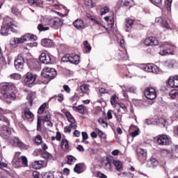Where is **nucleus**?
Returning a JSON list of instances; mask_svg holds the SVG:
<instances>
[{"mask_svg": "<svg viewBox=\"0 0 178 178\" xmlns=\"http://www.w3.org/2000/svg\"><path fill=\"white\" fill-rule=\"evenodd\" d=\"M60 147L63 151H67L69 149V142L66 139H62Z\"/></svg>", "mask_w": 178, "mask_h": 178, "instance_id": "nucleus-23", "label": "nucleus"}, {"mask_svg": "<svg viewBox=\"0 0 178 178\" xmlns=\"http://www.w3.org/2000/svg\"><path fill=\"white\" fill-rule=\"evenodd\" d=\"M37 79V75L33 74V73H26L25 75V79L24 80V84L26 86H30V85L33 84L35 81Z\"/></svg>", "mask_w": 178, "mask_h": 178, "instance_id": "nucleus-9", "label": "nucleus"}, {"mask_svg": "<svg viewBox=\"0 0 178 178\" xmlns=\"http://www.w3.org/2000/svg\"><path fill=\"white\" fill-rule=\"evenodd\" d=\"M145 72L159 73V67L154 64H148L145 67Z\"/></svg>", "mask_w": 178, "mask_h": 178, "instance_id": "nucleus-15", "label": "nucleus"}, {"mask_svg": "<svg viewBox=\"0 0 178 178\" xmlns=\"http://www.w3.org/2000/svg\"><path fill=\"white\" fill-rule=\"evenodd\" d=\"M76 163V158L73 156H67V163L68 165H73Z\"/></svg>", "mask_w": 178, "mask_h": 178, "instance_id": "nucleus-41", "label": "nucleus"}, {"mask_svg": "<svg viewBox=\"0 0 178 178\" xmlns=\"http://www.w3.org/2000/svg\"><path fill=\"white\" fill-rule=\"evenodd\" d=\"M51 56L47 53H42L40 56V60L44 65H49L51 63Z\"/></svg>", "mask_w": 178, "mask_h": 178, "instance_id": "nucleus-14", "label": "nucleus"}, {"mask_svg": "<svg viewBox=\"0 0 178 178\" xmlns=\"http://www.w3.org/2000/svg\"><path fill=\"white\" fill-rule=\"evenodd\" d=\"M10 134H12V129L8 126H3L0 128V136L3 138H8V137H10Z\"/></svg>", "mask_w": 178, "mask_h": 178, "instance_id": "nucleus-10", "label": "nucleus"}, {"mask_svg": "<svg viewBox=\"0 0 178 178\" xmlns=\"http://www.w3.org/2000/svg\"><path fill=\"white\" fill-rule=\"evenodd\" d=\"M85 5L90 8H94V6H95V3L92 0H86L85 2Z\"/></svg>", "mask_w": 178, "mask_h": 178, "instance_id": "nucleus-46", "label": "nucleus"}, {"mask_svg": "<svg viewBox=\"0 0 178 178\" xmlns=\"http://www.w3.org/2000/svg\"><path fill=\"white\" fill-rule=\"evenodd\" d=\"M13 145L15 147H19V148H22V149H27V145H24L22 140H19V138H13Z\"/></svg>", "mask_w": 178, "mask_h": 178, "instance_id": "nucleus-18", "label": "nucleus"}, {"mask_svg": "<svg viewBox=\"0 0 178 178\" xmlns=\"http://www.w3.org/2000/svg\"><path fill=\"white\" fill-rule=\"evenodd\" d=\"M22 163L23 166H28V161H27V157L22 156L21 157Z\"/></svg>", "mask_w": 178, "mask_h": 178, "instance_id": "nucleus-52", "label": "nucleus"}, {"mask_svg": "<svg viewBox=\"0 0 178 178\" xmlns=\"http://www.w3.org/2000/svg\"><path fill=\"white\" fill-rule=\"evenodd\" d=\"M80 90L83 94H88L90 92V88L88 85L83 84L80 86Z\"/></svg>", "mask_w": 178, "mask_h": 178, "instance_id": "nucleus-31", "label": "nucleus"}, {"mask_svg": "<svg viewBox=\"0 0 178 178\" xmlns=\"http://www.w3.org/2000/svg\"><path fill=\"white\" fill-rule=\"evenodd\" d=\"M155 23L157 24H160V26H163L164 29L169 30L170 29V25L168 23L165 19L162 18V17H156L155 19Z\"/></svg>", "mask_w": 178, "mask_h": 178, "instance_id": "nucleus-12", "label": "nucleus"}, {"mask_svg": "<svg viewBox=\"0 0 178 178\" xmlns=\"http://www.w3.org/2000/svg\"><path fill=\"white\" fill-rule=\"evenodd\" d=\"M72 110L74 111V112H78V113H81V115H84V106H83V105L73 106Z\"/></svg>", "mask_w": 178, "mask_h": 178, "instance_id": "nucleus-25", "label": "nucleus"}, {"mask_svg": "<svg viewBox=\"0 0 178 178\" xmlns=\"http://www.w3.org/2000/svg\"><path fill=\"white\" fill-rule=\"evenodd\" d=\"M95 131H96V133H97L98 136L102 138H106V134L104 131H101L99 129L95 128Z\"/></svg>", "mask_w": 178, "mask_h": 178, "instance_id": "nucleus-36", "label": "nucleus"}, {"mask_svg": "<svg viewBox=\"0 0 178 178\" xmlns=\"http://www.w3.org/2000/svg\"><path fill=\"white\" fill-rule=\"evenodd\" d=\"M133 3V0H121V5L123 6H129V8H131Z\"/></svg>", "mask_w": 178, "mask_h": 178, "instance_id": "nucleus-32", "label": "nucleus"}, {"mask_svg": "<svg viewBox=\"0 0 178 178\" xmlns=\"http://www.w3.org/2000/svg\"><path fill=\"white\" fill-rule=\"evenodd\" d=\"M85 168H86V165H84V163H79L75 165V167L74 168V172L78 174L83 173V172H84Z\"/></svg>", "mask_w": 178, "mask_h": 178, "instance_id": "nucleus-19", "label": "nucleus"}, {"mask_svg": "<svg viewBox=\"0 0 178 178\" xmlns=\"http://www.w3.org/2000/svg\"><path fill=\"white\" fill-rule=\"evenodd\" d=\"M102 165L107 170H112V163H111V161H109V159H106V160H104L102 162Z\"/></svg>", "mask_w": 178, "mask_h": 178, "instance_id": "nucleus-24", "label": "nucleus"}, {"mask_svg": "<svg viewBox=\"0 0 178 178\" xmlns=\"http://www.w3.org/2000/svg\"><path fill=\"white\" fill-rule=\"evenodd\" d=\"M156 124H163V126H165V123H166V120L163 118H159L158 121L155 122Z\"/></svg>", "mask_w": 178, "mask_h": 178, "instance_id": "nucleus-57", "label": "nucleus"}, {"mask_svg": "<svg viewBox=\"0 0 178 178\" xmlns=\"http://www.w3.org/2000/svg\"><path fill=\"white\" fill-rule=\"evenodd\" d=\"M113 163L115 166L116 170H122L123 169V163L120 161H113Z\"/></svg>", "mask_w": 178, "mask_h": 178, "instance_id": "nucleus-30", "label": "nucleus"}, {"mask_svg": "<svg viewBox=\"0 0 178 178\" xmlns=\"http://www.w3.org/2000/svg\"><path fill=\"white\" fill-rule=\"evenodd\" d=\"M28 2L31 6H38V3H36L35 0H28Z\"/></svg>", "mask_w": 178, "mask_h": 178, "instance_id": "nucleus-61", "label": "nucleus"}, {"mask_svg": "<svg viewBox=\"0 0 178 178\" xmlns=\"http://www.w3.org/2000/svg\"><path fill=\"white\" fill-rule=\"evenodd\" d=\"M172 152H178V145H174L172 147Z\"/></svg>", "mask_w": 178, "mask_h": 178, "instance_id": "nucleus-64", "label": "nucleus"}, {"mask_svg": "<svg viewBox=\"0 0 178 178\" xmlns=\"http://www.w3.org/2000/svg\"><path fill=\"white\" fill-rule=\"evenodd\" d=\"M169 95L172 99H175V98H178V90H172L170 92Z\"/></svg>", "mask_w": 178, "mask_h": 178, "instance_id": "nucleus-34", "label": "nucleus"}, {"mask_svg": "<svg viewBox=\"0 0 178 178\" xmlns=\"http://www.w3.org/2000/svg\"><path fill=\"white\" fill-rule=\"evenodd\" d=\"M9 77L11 80H20L22 79V75L17 73H13L10 74Z\"/></svg>", "mask_w": 178, "mask_h": 178, "instance_id": "nucleus-33", "label": "nucleus"}, {"mask_svg": "<svg viewBox=\"0 0 178 178\" xmlns=\"http://www.w3.org/2000/svg\"><path fill=\"white\" fill-rule=\"evenodd\" d=\"M134 24V19H130V18H127L125 19V26L126 27L129 29V30L133 28Z\"/></svg>", "mask_w": 178, "mask_h": 178, "instance_id": "nucleus-26", "label": "nucleus"}, {"mask_svg": "<svg viewBox=\"0 0 178 178\" xmlns=\"http://www.w3.org/2000/svg\"><path fill=\"white\" fill-rule=\"evenodd\" d=\"M73 26L77 30H84L87 27L86 22L83 19H77L73 22Z\"/></svg>", "mask_w": 178, "mask_h": 178, "instance_id": "nucleus-11", "label": "nucleus"}, {"mask_svg": "<svg viewBox=\"0 0 178 178\" xmlns=\"http://www.w3.org/2000/svg\"><path fill=\"white\" fill-rule=\"evenodd\" d=\"M65 116L69 122H74V118L73 117V115H72V114H70V112H65Z\"/></svg>", "mask_w": 178, "mask_h": 178, "instance_id": "nucleus-48", "label": "nucleus"}, {"mask_svg": "<svg viewBox=\"0 0 178 178\" xmlns=\"http://www.w3.org/2000/svg\"><path fill=\"white\" fill-rule=\"evenodd\" d=\"M46 106H47V104L44 103L43 104H42L38 111V113L39 115H41V113H42L44 111H45Z\"/></svg>", "mask_w": 178, "mask_h": 178, "instance_id": "nucleus-49", "label": "nucleus"}, {"mask_svg": "<svg viewBox=\"0 0 178 178\" xmlns=\"http://www.w3.org/2000/svg\"><path fill=\"white\" fill-rule=\"evenodd\" d=\"M24 115L26 119H33L34 115L31 113V112L29 110H26L24 111Z\"/></svg>", "mask_w": 178, "mask_h": 178, "instance_id": "nucleus-47", "label": "nucleus"}, {"mask_svg": "<svg viewBox=\"0 0 178 178\" xmlns=\"http://www.w3.org/2000/svg\"><path fill=\"white\" fill-rule=\"evenodd\" d=\"M15 67L19 72H22L24 69V58L23 56L19 55L17 58L15 60Z\"/></svg>", "mask_w": 178, "mask_h": 178, "instance_id": "nucleus-8", "label": "nucleus"}, {"mask_svg": "<svg viewBox=\"0 0 178 178\" xmlns=\"http://www.w3.org/2000/svg\"><path fill=\"white\" fill-rule=\"evenodd\" d=\"M159 145H168L169 144V137L166 135H159L157 138Z\"/></svg>", "mask_w": 178, "mask_h": 178, "instance_id": "nucleus-13", "label": "nucleus"}, {"mask_svg": "<svg viewBox=\"0 0 178 178\" xmlns=\"http://www.w3.org/2000/svg\"><path fill=\"white\" fill-rule=\"evenodd\" d=\"M35 143L37 145L42 143V137H41V135H38L35 137Z\"/></svg>", "mask_w": 178, "mask_h": 178, "instance_id": "nucleus-44", "label": "nucleus"}, {"mask_svg": "<svg viewBox=\"0 0 178 178\" xmlns=\"http://www.w3.org/2000/svg\"><path fill=\"white\" fill-rule=\"evenodd\" d=\"M41 44L43 47H52V40H49V39H43L41 41Z\"/></svg>", "mask_w": 178, "mask_h": 178, "instance_id": "nucleus-27", "label": "nucleus"}, {"mask_svg": "<svg viewBox=\"0 0 178 178\" xmlns=\"http://www.w3.org/2000/svg\"><path fill=\"white\" fill-rule=\"evenodd\" d=\"M42 178H54V173H52L51 172H42Z\"/></svg>", "mask_w": 178, "mask_h": 178, "instance_id": "nucleus-39", "label": "nucleus"}, {"mask_svg": "<svg viewBox=\"0 0 178 178\" xmlns=\"http://www.w3.org/2000/svg\"><path fill=\"white\" fill-rule=\"evenodd\" d=\"M136 152L140 158H145V156H147V149H145L138 147L136 148Z\"/></svg>", "mask_w": 178, "mask_h": 178, "instance_id": "nucleus-21", "label": "nucleus"}, {"mask_svg": "<svg viewBox=\"0 0 178 178\" xmlns=\"http://www.w3.org/2000/svg\"><path fill=\"white\" fill-rule=\"evenodd\" d=\"M176 49V47L171 44L170 42H163L160 44L159 54L162 56L165 55H173V51Z\"/></svg>", "mask_w": 178, "mask_h": 178, "instance_id": "nucleus-3", "label": "nucleus"}, {"mask_svg": "<svg viewBox=\"0 0 178 178\" xmlns=\"http://www.w3.org/2000/svg\"><path fill=\"white\" fill-rule=\"evenodd\" d=\"M162 154L164 155V156H167V158H170V156L172 155L170 152L166 149L163 150Z\"/></svg>", "mask_w": 178, "mask_h": 178, "instance_id": "nucleus-59", "label": "nucleus"}, {"mask_svg": "<svg viewBox=\"0 0 178 178\" xmlns=\"http://www.w3.org/2000/svg\"><path fill=\"white\" fill-rule=\"evenodd\" d=\"M63 99H65V95L62 93L58 94L57 96V101H58V102H62Z\"/></svg>", "mask_w": 178, "mask_h": 178, "instance_id": "nucleus-58", "label": "nucleus"}, {"mask_svg": "<svg viewBox=\"0 0 178 178\" xmlns=\"http://www.w3.org/2000/svg\"><path fill=\"white\" fill-rule=\"evenodd\" d=\"M168 83L170 87L178 88V76H170L168 79Z\"/></svg>", "mask_w": 178, "mask_h": 178, "instance_id": "nucleus-16", "label": "nucleus"}, {"mask_svg": "<svg viewBox=\"0 0 178 178\" xmlns=\"http://www.w3.org/2000/svg\"><path fill=\"white\" fill-rule=\"evenodd\" d=\"M150 1L153 5H156V6H159L162 3V0H150Z\"/></svg>", "mask_w": 178, "mask_h": 178, "instance_id": "nucleus-60", "label": "nucleus"}, {"mask_svg": "<svg viewBox=\"0 0 178 178\" xmlns=\"http://www.w3.org/2000/svg\"><path fill=\"white\" fill-rule=\"evenodd\" d=\"M50 27L58 29L63 24V20L58 17H54L48 19V24Z\"/></svg>", "mask_w": 178, "mask_h": 178, "instance_id": "nucleus-6", "label": "nucleus"}, {"mask_svg": "<svg viewBox=\"0 0 178 178\" xmlns=\"http://www.w3.org/2000/svg\"><path fill=\"white\" fill-rule=\"evenodd\" d=\"M119 101V98L116 95H114L111 98V105H116L118 104V102Z\"/></svg>", "mask_w": 178, "mask_h": 178, "instance_id": "nucleus-40", "label": "nucleus"}, {"mask_svg": "<svg viewBox=\"0 0 178 178\" xmlns=\"http://www.w3.org/2000/svg\"><path fill=\"white\" fill-rule=\"evenodd\" d=\"M37 36L31 33H26L21 38H15L10 40V44L12 47L17 45V44H23L26 41H36Z\"/></svg>", "mask_w": 178, "mask_h": 178, "instance_id": "nucleus-2", "label": "nucleus"}, {"mask_svg": "<svg viewBox=\"0 0 178 178\" xmlns=\"http://www.w3.org/2000/svg\"><path fill=\"white\" fill-rule=\"evenodd\" d=\"M42 76L48 80H51V79H55V76H56V70L49 67H45L42 70Z\"/></svg>", "mask_w": 178, "mask_h": 178, "instance_id": "nucleus-5", "label": "nucleus"}, {"mask_svg": "<svg viewBox=\"0 0 178 178\" xmlns=\"http://www.w3.org/2000/svg\"><path fill=\"white\" fill-rule=\"evenodd\" d=\"M83 45L86 52H90V51H91V46L88 44V42L85 41Z\"/></svg>", "mask_w": 178, "mask_h": 178, "instance_id": "nucleus-50", "label": "nucleus"}, {"mask_svg": "<svg viewBox=\"0 0 178 178\" xmlns=\"http://www.w3.org/2000/svg\"><path fill=\"white\" fill-rule=\"evenodd\" d=\"M164 65L167 67H170H170H173V66L175 65V60H168L165 62Z\"/></svg>", "mask_w": 178, "mask_h": 178, "instance_id": "nucleus-42", "label": "nucleus"}, {"mask_svg": "<svg viewBox=\"0 0 178 178\" xmlns=\"http://www.w3.org/2000/svg\"><path fill=\"white\" fill-rule=\"evenodd\" d=\"M13 165L14 168H20L22 166V162H20V158L15 155L13 160Z\"/></svg>", "mask_w": 178, "mask_h": 178, "instance_id": "nucleus-22", "label": "nucleus"}, {"mask_svg": "<svg viewBox=\"0 0 178 178\" xmlns=\"http://www.w3.org/2000/svg\"><path fill=\"white\" fill-rule=\"evenodd\" d=\"M149 165H150V168H155V166H158V160L155 159H151L149 161Z\"/></svg>", "mask_w": 178, "mask_h": 178, "instance_id": "nucleus-38", "label": "nucleus"}, {"mask_svg": "<svg viewBox=\"0 0 178 178\" xmlns=\"http://www.w3.org/2000/svg\"><path fill=\"white\" fill-rule=\"evenodd\" d=\"M62 62H70V54H66L61 58Z\"/></svg>", "mask_w": 178, "mask_h": 178, "instance_id": "nucleus-51", "label": "nucleus"}, {"mask_svg": "<svg viewBox=\"0 0 178 178\" xmlns=\"http://www.w3.org/2000/svg\"><path fill=\"white\" fill-rule=\"evenodd\" d=\"M34 98L35 97H34V95L33 94H29L26 97V99H28V101H29L31 105H33V99H34Z\"/></svg>", "mask_w": 178, "mask_h": 178, "instance_id": "nucleus-56", "label": "nucleus"}, {"mask_svg": "<svg viewBox=\"0 0 178 178\" xmlns=\"http://www.w3.org/2000/svg\"><path fill=\"white\" fill-rule=\"evenodd\" d=\"M70 125L69 127L71 129H73L74 130H76L77 129V124H76V120H74V122H70Z\"/></svg>", "mask_w": 178, "mask_h": 178, "instance_id": "nucleus-55", "label": "nucleus"}, {"mask_svg": "<svg viewBox=\"0 0 178 178\" xmlns=\"http://www.w3.org/2000/svg\"><path fill=\"white\" fill-rule=\"evenodd\" d=\"M15 88H16V86H15V84L10 82H5L1 83V94L3 99H5L6 101V99H10L11 101H15L16 98H17V95H16V92L13 91V90H15Z\"/></svg>", "mask_w": 178, "mask_h": 178, "instance_id": "nucleus-1", "label": "nucleus"}, {"mask_svg": "<svg viewBox=\"0 0 178 178\" xmlns=\"http://www.w3.org/2000/svg\"><path fill=\"white\" fill-rule=\"evenodd\" d=\"M42 158H44V159H47V161H52V155L49 154L48 152H44L42 154Z\"/></svg>", "mask_w": 178, "mask_h": 178, "instance_id": "nucleus-35", "label": "nucleus"}, {"mask_svg": "<svg viewBox=\"0 0 178 178\" xmlns=\"http://www.w3.org/2000/svg\"><path fill=\"white\" fill-rule=\"evenodd\" d=\"M51 120V115L49 113L46 114V115L44 116L42 119L43 123H45L47 122H49Z\"/></svg>", "mask_w": 178, "mask_h": 178, "instance_id": "nucleus-54", "label": "nucleus"}, {"mask_svg": "<svg viewBox=\"0 0 178 178\" xmlns=\"http://www.w3.org/2000/svg\"><path fill=\"white\" fill-rule=\"evenodd\" d=\"M70 63L74 65H79L80 63V56L76 54H70Z\"/></svg>", "mask_w": 178, "mask_h": 178, "instance_id": "nucleus-20", "label": "nucleus"}, {"mask_svg": "<svg viewBox=\"0 0 178 178\" xmlns=\"http://www.w3.org/2000/svg\"><path fill=\"white\" fill-rule=\"evenodd\" d=\"M42 165H44L42 161H36L32 163V168L33 169H40Z\"/></svg>", "mask_w": 178, "mask_h": 178, "instance_id": "nucleus-28", "label": "nucleus"}, {"mask_svg": "<svg viewBox=\"0 0 178 178\" xmlns=\"http://www.w3.org/2000/svg\"><path fill=\"white\" fill-rule=\"evenodd\" d=\"M38 29L39 30V31H48V30H49V27L44 26L42 24H40L38 26Z\"/></svg>", "mask_w": 178, "mask_h": 178, "instance_id": "nucleus-45", "label": "nucleus"}, {"mask_svg": "<svg viewBox=\"0 0 178 178\" xmlns=\"http://www.w3.org/2000/svg\"><path fill=\"white\" fill-rule=\"evenodd\" d=\"M144 94L145 98H147V99H150L151 101L156 98V90L154 88H146Z\"/></svg>", "mask_w": 178, "mask_h": 178, "instance_id": "nucleus-7", "label": "nucleus"}, {"mask_svg": "<svg viewBox=\"0 0 178 178\" xmlns=\"http://www.w3.org/2000/svg\"><path fill=\"white\" fill-rule=\"evenodd\" d=\"M37 129H38V131H41V118H38Z\"/></svg>", "mask_w": 178, "mask_h": 178, "instance_id": "nucleus-63", "label": "nucleus"}, {"mask_svg": "<svg viewBox=\"0 0 178 178\" xmlns=\"http://www.w3.org/2000/svg\"><path fill=\"white\" fill-rule=\"evenodd\" d=\"M172 2H173V0H165V8H167V10L168 12L170 11V6H172Z\"/></svg>", "mask_w": 178, "mask_h": 178, "instance_id": "nucleus-43", "label": "nucleus"}, {"mask_svg": "<svg viewBox=\"0 0 178 178\" xmlns=\"http://www.w3.org/2000/svg\"><path fill=\"white\" fill-rule=\"evenodd\" d=\"M119 106L120 108L118 109V112H121V113H125L127 111L126 106L123 103H120Z\"/></svg>", "mask_w": 178, "mask_h": 178, "instance_id": "nucleus-37", "label": "nucleus"}, {"mask_svg": "<svg viewBox=\"0 0 178 178\" xmlns=\"http://www.w3.org/2000/svg\"><path fill=\"white\" fill-rule=\"evenodd\" d=\"M63 88L66 91V92L67 94H70V91H72V90L70 89V88L69 87V86L67 85H64L63 86Z\"/></svg>", "mask_w": 178, "mask_h": 178, "instance_id": "nucleus-62", "label": "nucleus"}, {"mask_svg": "<svg viewBox=\"0 0 178 178\" xmlns=\"http://www.w3.org/2000/svg\"><path fill=\"white\" fill-rule=\"evenodd\" d=\"M144 44L146 47H149V45H158V40L154 37L147 38L145 40Z\"/></svg>", "mask_w": 178, "mask_h": 178, "instance_id": "nucleus-17", "label": "nucleus"}, {"mask_svg": "<svg viewBox=\"0 0 178 178\" xmlns=\"http://www.w3.org/2000/svg\"><path fill=\"white\" fill-rule=\"evenodd\" d=\"M0 122H5L6 124H10L9 120L3 116V110L0 108Z\"/></svg>", "mask_w": 178, "mask_h": 178, "instance_id": "nucleus-29", "label": "nucleus"}, {"mask_svg": "<svg viewBox=\"0 0 178 178\" xmlns=\"http://www.w3.org/2000/svg\"><path fill=\"white\" fill-rule=\"evenodd\" d=\"M108 12H109V8L108 7H104L101 8V16L104 15H106V13H108Z\"/></svg>", "mask_w": 178, "mask_h": 178, "instance_id": "nucleus-53", "label": "nucleus"}, {"mask_svg": "<svg viewBox=\"0 0 178 178\" xmlns=\"http://www.w3.org/2000/svg\"><path fill=\"white\" fill-rule=\"evenodd\" d=\"M9 29H11L13 33H17L19 26L13 22H9L7 24L3 25L0 29L1 35H9Z\"/></svg>", "mask_w": 178, "mask_h": 178, "instance_id": "nucleus-4", "label": "nucleus"}]
</instances>
